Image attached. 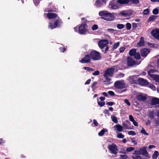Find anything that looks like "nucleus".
I'll use <instances>...</instances> for the list:
<instances>
[{"instance_id":"f257e3e1","label":"nucleus","mask_w":159,"mask_h":159,"mask_svg":"<svg viewBox=\"0 0 159 159\" xmlns=\"http://www.w3.org/2000/svg\"><path fill=\"white\" fill-rule=\"evenodd\" d=\"M99 15L101 18L107 21H111L115 19L114 13L108 12L107 11H99Z\"/></svg>"},{"instance_id":"f03ea898","label":"nucleus","mask_w":159,"mask_h":159,"mask_svg":"<svg viewBox=\"0 0 159 159\" xmlns=\"http://www.w3.org/2000/svg\"><path fill=\"white\" fill-rule=\"evenodd\" d=\"M121 1H124V0H112L109 3L108 5V7L111 9H116L120 7V5L119 4L121 5H124L125 3H122Z\"/></svg>"},{"instance_id":"7ed1b4c3","label":"nucleus","mask_w":159,"mask_h":159,"mask_svg":"<svg viewBox=\"0 0 159 159\" xmlns=\"http://www.w3.org/2000/svg\"><path fill=\"white\" fill-rule=\"evenodd\" d=\"M63 23L61 19L58 17V19L56 20L54 23L49 22L48 27L51 29H53L57 27H60L61 26V24Z\"/></svg>"},{"instance_id":"20e7f679","label":"nucleus","mask_w":159,"mask_h":159,"mask_svg":"<svg viewBox=\"0 0 159 159\" xmlns=\"http://www.w3.org/2000/svg\"><path fill=\"white\" fill-rule=\"evenodd\" d=\"M89 54L91 59L93 60H98L101 59L102 57L100 53L94 50H91Z\"/></svg>"},{"instance_id":"39448f33","label":"nucleus","mask_w":159,"mask_h":159,"mask_svg":"<svg viewBox=\"0 0 159 159\" xmlns=\"http://www.w3.org/2000/svg\"><path fill=\"white\" fill-rule=\"evenodd\" d=\"M86 23H82L78 27V31L81 34H85L88 31Z\"/></svg>"},{"instance_id":"423d86ee","label":"nucleus","mask_w":159,"mask_h":159,"mask_svg":"<svg viewBox=\"0 0 159 159\" xmlns=\"http://www.w3.org/2000/svg\"><path fill=\"white\" fill-rule=\"evenodd\" d=\"M114 86L118 89H122L127 87L125 83L123 80L116 81L114 83Z\"/></svg>"},{"instance_id":"0eeeda50","label":"nucleus","mask_w":159,"mask_h":159,"mask_svg":"<svg viewBox=\"0 0 159 159\" xmlns=\"http://www.w3.org/2000/svg\"><path fill=\"white\" fill-rule=\"evenodd\" d=\"M108 148L110 153L114 155L116 154L118 151L116 145L114 143L109 145L108 146Z\"/></svg>"},{"instance_id":"6e6552de","label":"nucleus","mask_w":159,"mask_h":159,"mask_svg":"<svg viewBox=\"0 0 159 159\" xmlns=\"http://www.w3.org/2000/svg\"><path fill=\"white\" fill-rule=\"evenodd\" d=\"M115 69L113 67L108 68L104 71L103 76L104 77H112Z\"/></svg>"},{"instance_id":"1a4fd4ad","label":"nucleus","mask_w":159,"mask_h":159,"mask_svg":"<svg viewBox=\"0 0 159 159\" xmlns=\"http://www.w3.org/2000/svg\"><path fill=\"white\" fill-rule=\"evenodd\" d=\"M91 61V58L89 54L86 55L84 57L82 58L81 60L79 61V62L82 63H90Z\"/></svg>"},{"instance_id":"9d476101","label":"nucleus","mask_w":159,"mask_h":159,"mask_svg":"<svg viewBox=\"0 0 159 159\" xmlns=\"http://www.w3.org/2000/svg\"><path fill=\"white\" fill-rule=\"evenodd\" d=\"M108 44L107 40H101L98 41V45L101 49H103Z\"/></svg>"},{"instance_id":"9b49d317","label":"nucleus","mask_w":159,"mask_h":159,"mask_svg":"<svg viewBox=\"0 0 159 159\" xmlns=\"http://www.w3.org/2000/svg\"><path fill=\"white\" fill-rule=\"evenodd\" d=\"M127 64L128 66H132L136 64V62L132 57H129L127 58Z\"/></svg>"},{"instance_id":"f8f14e48","label":"nucleus","mask_w":159,"mask_h":159,"mask_svg":"<svg viewBox=\"0 0 159 159\" xmlns=\"http://www.w3.org/2000/svg\"><path fill=\"white\" fill-rule=\"evenodd\" d=\"M137 81L139 84L142 86H145L148 85V82L143 78H139L138 79Z\"/></svg>"},{"instance_id":"ddd939ff","label":"nucleus","mask_w":159,"mask_h":159,"mask_svg":"<svg viewBox=\"0 0 159 159\" xmlns=\"http://www.w3.org/2000/svg\"><path fill=\"white\" fill-rule=\"evenodd\" d=\"M141 56L143 57H146L150 52V50L148 48H143L140 51Z\"/></svg>"},{"instance_id":"4468645a","label":"nucleus","mask_w":159,"mask_h":159,"mask_svg":"<svg viewBox=\"0 0 159 159\" xmlns=\"http://www.w3.org/2000/svg\"><path fill=\"white\" fill-rule=\"evenodd\" d=\"M151 33L153 37L159 40V29L153 30Z\"/></svg>"},{"instance_id":"2eb2a0df","label":"nucleus","mask_w":159,"mask_h":159,"mask_svg":"<svg viewBox=\"0 0 159 159\" xmlns=\"http://www.w3.org/2000/svg\"><path fill=\"white\" fill-rule=\"evenodd\" d=\"M146 147H144L140 148L141 154L143 155L144 156L147 157H148L149 155V153L146 150Z\"/></svg>"},{"instance_id":"dca6fc26","label":"nucleus","mask_w":159,"mask_h":159,"mask_svg":"<svg viewBox=\"0 0 159 159\" xmlns=\"http://www.w3.org/2000/svg\"><path fill=\"white\" fill-rule=\"evenodd\" d=\"M137 99L139 101L144 102L147 99V97L146 95H143L142 94L138 95L136 96Z\"/></svg>"},{"instance_id":"f3484780","label":"nucleus","mask_w":159,"mask_h":159,"mask_svg":"<svg viewBox=\"0 0 159 159\" xmlns=\"http://www.w3.org/2000/svg\"><path fill=\"white\" fill-rule=\"evenodd\" d=\"M122 3H125V4H128L129 2H131L134 4H137L139 2V0H124V1H121Z\"/></svg>"},{"instance_id":"a211bd4d","label":"nucleus","mask_w":159,"mask_h":159,"mask_svg":"<svg viewBox=\"0 0 159 159\" xmlns=\"http://www.w3.org/2000/svg\"><path fill=\"white\" fill-rule=\"evenodd\" d=\"M47 16L49 19H54L57 16V15L53 13H49L47 14Z\"/></svg>"},{"instance_id":"6ab92c4d","label":"nucleus","mask_w":159,"mask_h":159,"mask_svg":"<svg viewBox=\"0 0 159 159\" xmlns=\"http://www.w3.org/2000/svg\"><path fill=\"white\" fill-rule=\"evenodd\" d=\"M159 104V98H154L151 100V104L152 105H154Z\"/></svg>"},{"instance_id":"aec40b11","label":"nucleus","mask_w":159,"mask_h":159,"mask_svg":"<svg viewBox=\"0 0 159 159\" xmlns=\"http://www.w3.org/2000/svg\"><path fill=\"white\" fill-rule=\"evenodd\" d=\"M145 42L144 41V38L143 37L140 38L139 41L137 43L138 47H142L144 46Z\"/></svg>"},{"instance_id":"412c9836","label":"nucleus","mask_w":159,"mask_h":159,"mask_svg":"<svg viewBox=\"0 0 159 159\" xmlns=\"http://www.w3.org/2000/svg\"><path fill=\"white\" fill-rule=\"evenodd\" d=\"M151 71V70H150L148 71V74L149 75L152 76L156 82L159 83V75H152V76L150 74V71Z\"/></svg>"},{"instance_id":"4be33fe9","label":"nucleus","mask_w":159,"mask_h":159,"mask_svg":"<svg viewBox=\"0 0 159 159\" xmlns=\"http://www.w3.org/2000/svg\"><path fill=\"white\" fill-rule=\"evenodd\" d=\"M106 80H104L103 82L106 85H108L110 84L111 83V79L108 78V77H105Z\"/></svg>"},{"instance_id":"5701e85b","label":"nucleus","mask_w":159,"mask_h":159,"mask_svg":"<svg viewBox=\"0 0 159 159\" xmlns=\"http://www.w3.org/2000/svg\"><path fill=\"white\" fill-rule=\"evenodd\" d=\"M114 128H116V130L118 132H121L123 131V127L120 125H116L114 126Z\"/></svg>"},{"instance_id":"b1692460","label":"nucleus","mask_w":159,"mask_h":159,"mask_svg":"<svg viewBox=\"0 0 159 159\" xmlns=\"http://www.w3.org/2000/svg\"><path fill=\"white\" fill-rule=\"evenodd\" d=\"M94 5L97 7H101L102 5L101 0H97L95 2Z\"/></svg>"},{"instance_id":"393cba45","label":"nucleus","mask_w":159,"mask_h":159,"mask_svg":"<svg viewBox=\"0 0 159 159\" xmlns=\"http://www.w3.org/2000/svg\"><path fill=\"white\" fill-rule=\"evenodd\" d=\"M136 52V49L134 48L132 49L129 51V54L130 56H134Z\"/></svg>"},{"instance_id":"a878e982","label":"nucleus","mask_w":159,"mask_h":159,"mask_svg":"<svg viewBox=\"0 0 159 159\" xmlns=\"http://www.w3.org/2000/svg\"><path fill=\"white\" fill-rule=\"evenodd\" d=\"M157 16L152 15L149 18L148 20V22H149L151 21H154L157 18Z\"/></svg>"},{"instance_id":"bb28decb","label":"nucleus","mask_w":159,"mask_h":159,"mask_svg":"<svg viewBox=\"0 0 159 159\" xmlns=\"http://www.w3.org/2000/svg\"><path fill=\"white\" fill-rule=\"evenodd\" d=\"M121 15L123 16H129L131 14L125 11H123L120 12Z\"/></svg>"},{"instance_id":"cd10ccee","label":"nucleus","mask_w":159,"mask_h":159,"mask_svg":"<svg viewBox=\"0 0 159 159\" xmlns=\"http://www.w3.org/2000/svg\"><path fill=\"white\" fill-rule=\"evenodd\" d=\"M98 84V82L97 81L94 82L92 84L91 87L93 91L96 90L97 88V87L96 86Z\"/></svg>"},{"instance_id":"c85d7f7f","label":"nucleus","mask_w":159,"mask_h":159,"mask_svg":"<svg viewBox=\"0 0 159 159\" xmlns=\"http://www.w3.org/2000/svg\"><path fill=\"white\" fill-rule=\"evenodd\" d=\"M159 155V152L157 151H155L152 156V158L154 159H157Z\"/></svg>"},{"instance_id":"c756f323","label":"nucleus","mask_w":159,"mask_h":159,"mask_svg":"<svg viewBox=\"0 0 159 159\" xmlns=\"http://www.w3.org/2000/svg\"><path fill=\"white\" fill-rule=\"evenodd\" d=\"M134 58L137 60H139L140 59V56L139 52H136V53L134 56Z\"/></svg>"},{"instance_id":"7c9ffc66","label":"nucleus","mask_w":159,"mask_h":159,"mask_svg":"<svg viewBox=\"0 0 159 159\" xmlns=\"http://www.w3.org/2000/svg\"><path fill=\"white\" fill-rule=\"evenodd\" d=\"M107 131V129H103L98 133V135L100 136H102L104 135L105 132Z\"/></svg>"},{"instance_id":"2f4dec72","label":"nucleus","mask_w":159,"mask_h":159,"mask_svg":"<svg viewBox=\"0 0 159 159\" xmlns=\"http://www.w3.org/2000/svg\"><path fill=\"white\" fill-rule=\"evenodd\" d=\"M154 113L153 111H150L148 113L149 116L152 119L154 118Z\"/></svg>"},{"instance_id":"473e14b6","label":"nucleus","mask_w":159,"mask_h":159,"mask_svg":"<svg viewBox=\"0 0 159 159\" xmlns=\"http://www.w3.org/2000/svg\"><path fill=\"white\" fill-rule=\"evenodd\" d=\"M112 120L115 123H118V120L116 117L114 115H112L111 116Z\"/></svg>"},{"instance_id":"72a5a7b5","label":"nucleus","mask_w":159,"mask_h":159,"mask_svg":"<svg viewBox=\"0 0 159 159\" xmlns=\"http://www.w3.org/2000/svg\"><path fill=\"white\" fill-rule=\"evenodd\" d=\"M140 133L143 134H144L146 135H149L148 133L146 132V130L143 127L142 128L141 130L140 131Z\"/></svg>"},{"instance_id":"f704fd0d","label":"nucleus","mask_w":159,"mask_h":159,"mask_svg":"<svg viewBox=\"0 0 159 159\" xmlns=\"http://www.w3.org/2000/svg\"><path fill=\"white\" fill-rule=\"evenodd\" d=\"M98 105L100 107H102L105 105V102L104 101L102 102L99 101H98Z\"/></svg>"},{"instance_id":"c9c22d12","label":"nucleus","mask_w":159,"mask_h":159,"mask_svg":"<svg viewBox=\"0 0 159 159\" xmlns=\"http://www.w3.org/2000/svg\"><path fill=\"white\" fill-rule=\"evenodd\" d=\"M126 29L127 30H130L131 28V24L129 23H127L126 24Z\"/></svg>"},{"instance_id":"e433bc0d","label":"nucleus","mask_w":159,"mask_h":159,"mask_svg":"<svg viewBox=\"0 0 159 159\" xmlns=\"http://www.w3.org/2000/svg\"><path fill=\"white\" fill-rule=\"evenodd\" d=\"M124 25L122 24H118L116 26L117 28L119 29H121L124 27Z\"/></svg>"},{"instance_id":"4c0bfd02","label":"nucleus","mask_w":159,"mask_h":159,"mask_svg":"<svg viewBox=\"0 0 159 159\" xmlns=\"http://www.w3.org/2000/svg\"><path fill=\"white\" fill-rule=\"evenodd\" d=\"M120 45V43L119 42H117L116 43H115L112 47V48L113 49H116Z\"/></svg>"},{"instance_id":"58836bf2","label":"nucleus","mask_w":159,"mask_h":159,"mask_svg":"<svg viewBox=\"0 0 159 159\" xmlns=\"http://www.w3.org/2000/svg\"><path fill=\"white\" fill-rule=\"evenodd\" d=\"M137 80H134L133 78H131L130 80V82L131 84H137Z\"/></svg>"},{"instance_id":"ea45409f","label":"nucleus","mask_w":159,"mask_h":159,"mask_svg":"<svg viewBox=\"0 0 159 159\" xmlns=\"http://www.w3.org/2000/svg\"><path fill=\"white\" fill-rule=\"evenodd\" d=\"M84 69V70H87L88 71H93L94 70V69H93L92 68H90L88 67H83Z\"/></svg>"},{"instance_id":"a19ab883","label":"nucleus","mask_w":159,"mask_h":159,"mask_svg":"<svg viewBox=\"0 0 159 159\" xmlns=\"http://www.w3.org/2000/svg\"><path fill=\"white\" fill-rule=\"evenodd\" d=\"M122 125L123 126V127L126 129H130L131 128L130 127H128V125L125 123H123L122 124Z\"/></svg>"},{"instance_id":"79ce46f5","label":"nucleus","mask_w":159,"mask_h":159,"mask_svg":"<svg viewBox=\"0 0 159 159\" xmlns=\"http://www.w3.org/2000/svg\"><path fill=\"white\" fill-rule=\"evenodd\" d=\"M107 30L108 32L111 33H114L117 31L116 30H115L112 29H108Z\"/></svg>"},{"instance_id":"37998d69","label":"nucleus","mask_w":159,"mask_h":159,"mask_svg":"<svg viewBox=\"0 0 159 159\" xmlns=\"http://www.w3.org/2000/svg\"><path fill=\"white\" fill-rule=\"evenodd\" d=\"M134 150V148L132 147H129L127 148L126 150L127 152H130Z\"/></svg>"},{"instance_id":"c03bdc74","label":"nucleus","mask_w":159,"mask_h":159,"mask_svg":"<svg viewBox=\"0 0 159 159\" xmlns=\"http://www.w3.org/2000/svg\"><path fill=\"white\" fill-rule=\"evenodd\" d=\"M159 13V10L157 8L154 9L152 11V13L154 15H157Z\"/></svg>"},{"instance_id":"a18cd8bd","label":"nucleus","mask_w":159,"mask_h":159,"mask_svg":"<svg viewBox=\"0 0 159 159\" xmlns=\"http://www.w3.org/2000/svg\"><path fill=\"white\" fill-rule=\"evenodd\" d=\"M149 13V11L148 9H144L143 12V14L144 15H146L148 14Z\"/></svg>"},{"instance_id":"49530a36","label":"nucleus","mask_w":159,"mask_h":159,"mask_svg":"<svg viewBox=\"0 0 159 159\" xmlns=\"http://www.w3.org/2000/svg\"><path fill=\"white\" fill-rule=\"evenodd\" d=\"M98 28V26L97 25H94L92 27V29L93 30H97Z\"/></svg>"},{"instance_id":"de8ad7c7","label":"nucleus","mask_w":159,"mask_h":159,"mask_svg":"<svg viewBox=\"0 0 159 159\" xmlns=\"http://www.w3.org/2000/svg\"><path fill=\"white\" fill-rule=\"evenodd\" d=\"M128 134L129 135H136V133L134 131L132 130H130L128 131Z\"/></svg>"},{"instance_id":"09e8293b","label":"nucleus","mask_w":159,"mask_h":159,"mask_svg":"<svg viewBox=\"0 0 159 159\" xmlns=\"http://www.w3.org/2000/svg\"><path fill=\"white\" fill-rule=\"evenodd\" d=\"M117 137L119 138H123L124 137V135L122 133H118L117 135Z\"/></svg>"},{"instance_id":"8fccbe9b","label":"nucleus","mask_w":159,"mask_h":159,"mask_svg":"<svg viewBox=\"0 0 159 159\" xmlns=\"http://www.w3.org/2000/svg\"><path fill=\"white\" fill-rule=\"evenodd\" d=\"M108 93L112 97H114L115 96V94L114 93L111 91H109L108 92Z\"/></svg>"},{"instance_id":"3c124183","label":"nucleus","mask_w":159,"mask_h":159,"mask_svg":"<svg viewBox=\"0 0 159 159\" xmlns=\"http://www.w3.org/2000/svg\"><path fill=\"white\" fill-rule=\"evenodd\" d=\"M155 123L157 126H159V118H157L155 119Z\"/></svg>"},{"instance_id":"603ef678","label":"nucleus","mask_w":159,"mask_h":159,"mask_svg":"<svg viewBox=\"0 0 159 159\" xmlns=\"http://www.w3.org/2000/svg\"><path fill=\"white\" fill-rule=\"evenodd\" d=\"M125 102L126 103L128 106H130L131 105L130 102H129L128 99H126L124 100Z\"/></svg>"},{"instance_id":"864d4df0","label":"nucleus","mask_w":159,"mask_h":159,"mask_svg":"<svg viewBox=\"0 0 159 159\" xmlns=\"http://www.w3.org/2000/svg\"><path fill=\"white\" fill-rule=\"evenodd\" d=\"M81 20L82 21V23H86L87 22V20L84 17H82L81 18Z\"/></svg>"},{"instance_id":"5fc2aeb1","label":"nucleus","mask_w":159,"mask_h":159,"mask_svg":"<svg viewBox=\"0 0 159 159\" xmlns=\"http://www.w3.org/2000/svg\"><path fill=\"white\" fill-rule=\"evenodd\" d=\"M115 103L114 102H106V104L110 106H112Z\"/></svg>"},{"instance_id":"6e6d98bb","label":"nucleus","mask_w":159,"mask_h":159,"mask_svg":"<svg viewBox=\"0 0 159 159\" xmlns=\"http://www.w3.org/2000/svg\"><path fill=\"white\" fill-rule=\"evenodd\" d=\"M99 74V71L98 70H97L93 73V75H98Z\"/></svg>"},{"instance_id":"4d7b16f0","label":"nucleus","mask_w":159,"mask_h":159,"mask_svg":"<svg viewBox=\"0 0 159 159\" xmlns=\"http://www.w3.org/2000/svg\"><path fill=\"white\" fill-rule=\"evenodd\" d=\"M131 141L134 145H136L137 144V141L134 140V138H131Z\"/></svg>"},{"instance_id":"13d9d810","label":"nucleus","mask_w":159,"mask_h":159,"mask_svg":"<svg viewBox=\"0 0 159 159\" xmlns=\"http://www.w3.org/2000/svg\"><path fill=\"white\" fill-rule=\"evenodd\" d=\"M137 27V25L136 23H133L132 25V28L133 29H135Z\"/></svg>"},{"instance_id":"bf43d9fd","label":"nucleus","mask_w":159,"mask_h":159,"mask_svg":"<svg viewBox=\"0 0 159 159\" xmlns=\"http://www.w3.org/2000/svg\"><path fill=\"white\" fill-rule=\"evenodd\" d=\"M125 49V48L124 47H121L119 49V51L120 53L122 52Z\"/></svg>"},{"instance_id":"052dcab7","label":"nucleus","mask_w":159,"mask_h":159,"mask_svg":"<svg viewBox=\"0 0 159 159\" xmlns=\"http://www.w3.org/2000/svg\"><path fill=\"white\" fill-rule=\"evenodd\" d=\"M129 118L131 122L134 120V117L131 115H129Z\"/></svg>"},{"instance_id":"680f3d73","label":"nucleus","mask_w":159,"mask_h":159,"mask_svg":"<svg viewBox=\"0 0 159 159\" xmlns=\"http://www.w3.org/2000/svg\"><path fill=\"white\" fill-rule=\"evenodd\" d=\"M93 123L96 126H97L98 125V123L97 121L95 119H94L93 120Z\"/></svg>"},{"instance_id":"e2e57ef3","label":"nucleus","mask_w":159,"mask_h":159,"mask_svg":"<svg viewBox=\"0 0 159 159\" xmlns=\"http://www.w3.org/2000/svg\"><path fill=\"white\" fill-rule=\"evenodd\" d=\"M133 159H142V158L140 156H136L134 157Z\"/></svg>"},{"instance_id":"0e129e2a","label":"nucleus","mask_w":159,"mask_h":159,"mask_svg":"<svg viewBox=\"0 0 159 159\" xmlns=\"http://www.w3.org/2000/svg\"><path fill=\"white\" fill-rule=\"evenodd\" d=\"M149 87L150 88L152 89L153 90V88L155 89V86L153 84H151L149 85Z\"/></svg>"},{"instance_id":"69168bd1","label":"nucleus","mask_w":159,"mask_h":159,"mask_svg":"<svg viewBox=\"0 0 159 159\" xmlns=\"http://www.w3.org/2000/svg\"><path fill=\"white\" fill-rule=\"evenodd\" d=\"M132 122H133V124L135 126H138V123L134 120Z\"/></svg>"},{"instance_id":"338daca9","label":"nucleus","mask_w":159,"mask_h":159,"mask_svg":"<svg viewBox=\"0 0 159 159\" xmlns=\"http://www.w3.org/2000/svg\"><path fill=\"white\" fill-rule=\"evenodd\" d=\"M120 157L121 158L123 159H125L127 158V155H120Z\"/></svg>"},{"instance_id":"774afa93","label":"nucleus","mask_w":159,"mask_h":159,"mask_svg":"<svg viewBox=\"0 0 159 159\" xmlns=\"http://www.w3.org/2000/svg\"><path fill=\"white\" fill-rule=\"evenodd\" d=\"M60 49L61 51L64 52L66 51V48L64 47H61L60 48Z\"/></svg>"}]
</instances>
